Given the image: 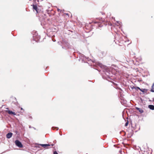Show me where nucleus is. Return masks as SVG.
I'll list each match as a JSON object with an SVG mask.
<instances>
[{"label": "nucleus", "mask_w": 154, "mask_h": 154, "mask_svg": "<svg viewBox=\"0 0 154 154\" xmlns=\"http://www.w3.org/2000/svg\"><path fill=\"white\" fill-rule=\"evenodd\" d=\"M136 89H138L139 90H140V91H141V89H140L139 87H137L136 88H134Z\"/></svg>", "instance_id": "9"}, {"label": "nucleus", "mask_w": 154, "mask_h": 154, "mask_svg": "<svg viewBox=\"0 0 154 154\" xmlns=\"http://www.w3.org/2000/svg\"><path fill=\"white\" fill-rule=\"evenodd\" d=\"M31 6H32L33 8L35 10L37 13H38L40 11L36 5H31Z\"/></svg>", "instance_id": "4"}, {"label": "nucleus", "mask_w": 154, "mask_h": 154, "mask_svg": "<svg viewBox=\"0 0 154 154\" xmlns=\"http://www.w3.org/2000/svg\"><path fill=\"white\" fill-rule=\"evenodd\" d=\"M6 109H8V108H7Z\"/></svg>", "instance_id": "16"}, {"label": "nucleus", "mask_w": 154, "mask_h": 154, "mask_svg": "<svg viewBox=\"0 0 154 154\" xmlns=\"http://www.w3.org/2000/svg\"><path fill=\"white\" fill-rule=\"evenodd\" d=\"M128 122L127 121V122L125 123V126H127L128 125Z\"/></svg>", "instance_id": "8"}, {"label": "nucleus", "mask_w": 154, "mask_h": 154, "mask_svg": "<svg viewBox=\"0 0 154 154\" xmlns=\"http://www.w3.org/2000/svg\"><path fill=\"white\" fill-rule=\"evenodd\" d=\"M55 128H56L57 129V130H58V128L57 127Z\"/></svg>", "instance_id": "12"}, {"label": "nucleus", "mask_w": 154, "mask_h": 154, "mask_svg": "<svg viewBox=\"0 0 154 154\" xmlns=\"http://www.w3.org/2000/svg\"><path fill=\"white\" fill-rule=\"evenodd\" d=\"M54 154H58L57 152L56 151H55L54 152Z\"/></svg>", "instance_id": "11"}, {"label": "nucleus", "mask_w": 154, "mask_h": 154, "mask_svg": "<svg viewBox=\"0 0 154 154\" xmlns=\"http://www.w3.org/2000/svg\"><path fill=\"white\" fill-rule=\"evenodd\" d=\"M6 112H7L8 114L11 115H16V114L15 112L9 110H6L5 111Z\"/></svg>", "instance_id": "3"}, {"label": "nucleus", "mask_w": 154, "mask_h": 154, "mask_svg": "<svg viewBox=\"0 0 154 154\" xmlns=\"http://www.w3.org/2000/svg\"><path fill=\"white\" fill-rule=\"evenodd\" d=\"M148 107L151 109L154 110V106L150 105L148 106Z\"/></svg>", "instance_id": "7"}, {"label": "nucleus", "mask_w": 154, "mask_h": 154, "mask_svg": "<svg viewBox=\"0 0 154 154\" xmlns=\"http://www.w3.org/2000/svg\"><path fill=\"white\" fill-rule=\"evenodd\" d=\"M21 110H22V109H22V108H21Z\"/></svg>", "instance_id": "17"}, {"label": "nucleus", "mask_w": 154, "mask_h": 154, "mask_svg": "<svg viewBox=\"0 0 154 154\" xmlns=\"http://www.w3.org/2000/svg\"><path fill=\"white\" fill-rule=\"evenodd\" d=\"M12 135V133L11 132L9 133L6 135V137L8 138H10L11 137Z\"/></svg>", "instance_id": "5"}, {"label": "nucleus", "mask_w": 154, "mask_h": 154, "mask_svg": "<svg viewBox=\"0 0 154 154\" xmlns=\"http://www.w3.org/2000/svg\"><path fill=\"white\" fill-rule=\"evenodd\" d=\"M94 23H97V22H94Z\"/></svg>", "instance_id": "15"}, {"label": "nucleus", "mask_w": 154, "mask_h": 154, "mask_svg": "<svg viewBox=\"0 0 154 154\" xmlns=\"http://www.w3.org/2000/svg\"><path fill=\"white\" fill-rule=\"evenodd\" d=\"M54 145V143H52L51 144H40V145L41 146H42L44 148H48V146H49L51 145V146H53Z\"/></svg>", "instance_id": "2"}, {"label": "nucleus", "mask_w": 154, "mask_h": 154, "mask_svg": "<svg viewBox=\"0 0 154 154\" xmlns=\"http://www.w3.org/2000/svg\"><path fill=\"white\" fill-rule=\"evenodd\" d=\"M57 11L58 12H61V10L60 9H59V8L57 9Z\"/></svg>", "instance_id": "10"}, {"label": "nucleus", "mask_w": 154, "mask_h": 154, "mask_svg": "<svg viewBox=\"0 0 154 154\" xmlns=\"http://www.w3.org/2000/svg\"><path fill=\"white\" fill-rule=\"evenodd\" d=\"M53 128H53H53H52V129H54Z\"/></svg>", "instance_id": "18"}, {"label": "nucleus", "mask_w": 154, "mask_h": 154, "mask_svg": "<svg viewBox=\"0 0 154 154\" xmlns=\"http://www.w3.org/2000/svg\"><path fill=\"white\" fill-rule=\"evenodd\" d=\"M15 143L16 145L19 148H22L23 146L19 140H16L15 141Z\"/></svg>", "instance_id": "1"}, {"label": "nucleus", "mask_w": 154, "mask_h": 154, "mask_svg": "<svg viewBox=\"0 0 154 154\" xmlns=\"http://www.w3.org/2000/svg\"><path fill=\"white\" fill-rule=\"evenodd\" d=\"M141 91L142 92H144V91L143 90H141V91Z\"/></svg>", "instance_id": "13"}, {"label": "nucleus", "mask_w": 154, "mask_h": 154, "mask_svg": "<svg viewBox=\"0 0 154 154\" xmlns=\"http://www.w3.org/2000/svg\"><path fill=\"white\" fill-rule=\"evenodd\" d=\"M136 109L138 110L141 113H143V110L141 108L136 107Z\"/></svg>", "instance_id": "6"}, {"label": "nucleus", "mask_w": 154, "mask_h": 154, "mask_svg": "<svg viewBox=\"0 0 154 154\" xmlns=\"http://www.w3.org/2000/svg\"><path fill=\"white\" fill-rule=\"evenodd\" d=\"M153 101L154 102V98L153 99Z\"/></svg>", "instance_id": "14"}]
</instances>
